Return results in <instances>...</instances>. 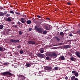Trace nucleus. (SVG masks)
<instances>
[{
	"mask_svg": "<svg viewBox=\"0 0 80 80\" xmlns=\"http://www.w3.org/2000/svg\"><path fill=\"white\" fill-rule=\"evenodd\" d=\"M34 30L38 33H41L43 31V29L40 28H38L37 26H35L34 27Z\"/></svg>",
	"mask_w": 80,
	"mask_h": 80,
	"instance_id": "obj_1",
	"label": "nucleus"
},
{
	"mask_svg": "<svg viewBox=\"0 0 80 80\" xmlns=\"http://www.w3.org/2000/svg\"><path fill=\"white\" fill-rule=\"evenodd\" d=\"M2 75L4 76H6L8 77H10L12 76V74L10 73L9 72H6L2 73Z\"/></svg>",
	"mask_w": 80,
	"mask_h": 80,
	"instance_id": "obj_2",
	"label": "nucleus"
},
{
	"mask_svg": "<svg viewBox=\"0 0 80 80\" xmlns=\"http://www.w3.org/2000/svg\"><path fill=\"white\" fill-rule=\"evenodd\" d=\"M28 43L30 45H35L36 43V42L33 40H31L28 41Z\"/></svg>",
	"mask_w": 80,
	"mask_h": 80,
	"instance_id": "obj_3",
	"label": "nucleus"
},
{
	"mask_svg": "<svg viewBox=\"0 0 80 80\" xmlns=\"http://www.w3.org/2000/svg\"><path fill=\"white\" fill-rule=\"evenodd\" d=\"M52 67L48 66H46L44 68L46 70H48V72H50V71H51V70H52Z\"/></svg>",
	"mask_w": 80,
	"mask_h": 80,
	"instance_id": "obj_4",
	"label": "nucleus"
},
{
	"mask_svg": "<svg viewBox=\"0 0 80 80\" xmlns=\"http://www.w3.org/2000/svg\"><path fill=\"white\" fill-rule=\"evenodd\" d=\"M10 42H12L13 43H17V42L19 43L20 41L18 40H15L13 39H11L10 40Z\"/></svg>",
	"mask_w": 80,
	"mask_h": 80,
	"instance_id": "obj_5",
	"label": "nucleus"
},
{
	"mask_svg": "<svg viewBox=\"0 0 80 80\" xmlns=\"http://www.w3.org/2000/svg\"><path fill=\"white\" fill-rule=\"evenodd\" d=\"M37 56L40 58H44V56L45 55L41 54L40 53H38L37 54Z\"/></svg>",
	"mask_w": 80,
	"mask_h": 80,
	"instance_id": "obj_6",
	"label": "nucleus"
},
{
	"mask_svg": "<svg viewBox=\"0 0 80 80\" xmlns=\"http://www.w3.org/2000/svg\"><path fill=\"white\" fill-rule=\"evenodd\" d=\"M25 18H21L20 21L22 23H25L26 20H25Z\"/></svg>",
	"mask_w": 80,
	"mask_h": 80,
	"instance_id": "obj_7",
	"label": "nucleus"
},
{
	"mask_svg": "<svg viewBox=\"0 0 80 80\" xmlns=\"http://www.w3.org/2000/svg\"><path fill=\"white\" fill-rule=\"evenodd\" d=\"M76 55H77L78 57L80 58V52H75Z\"/></svg>",
	"mask_w": 80,
	"mask_h": 80,
	"instance_id": "obj_8",
	"label": "nucleus"
},
{
	"mask_svg": "<svg viewBox=\"0 0 80 80\" xmlns=\"http://www.w3.org/2000/svg\"><path fill=\"white\" fill-rule=\"evenodd\" d=\"M48 56L50 57H56V54L55 53H52V54L50 53L48 54Z\"/></svg>",
	"mask_w": 80,
	"mask_h": 80,
	"instance_id": "obj_9",
	"label": "nucleus"
},
{
	"mask_svg": "<svg viewBox=\"0 0 80 80\" xmlns=\"http://www.w3.org/2000/svg\"><path fill=\"white\" fill-rule=\"evenodd\" d=\"M25 78V77L23 76V75H20V80H23Z\"/></svg>",
	"mask_w": 80,
	"mask_h": 80,
	"instance_id": "obj_10",
	"label": "nucleus"
},
{
	"mask_svg": "<svg viewBox=\"0 0 80 80\" xmlns=\"http://www.w3.org/2000/svg\"><path fill=\"white\" fill-rule=\"evenodd\" d=\"M44 27L47 30H49L50 29V28H51L50 26H49V27H48L47 26H45Z\"/></svg>",
	"mask_w": 80,
	"mask_h": 80,
	"instance_id": "obj_11",
	"label": "nucleus"
},
{
	"mask_svg": "<svg viewBox=\"0 0 80 80\" xmlns=\"http://www.w3.org/2000/svg\"><path fill=\"white\" fill-rule=\"evenodd\" d=\"M6 21L8 22H10L12 21V20H11V17H8V18H7L6 19Z\"/></svg>",
	"mask_w": 80,
	"mask_h": 80,
	"instance_id": "obj_12",
	"label": "nucleus"
},
{
	"mask_svg": "<svg viewBox=\"0 0 80 80\" xmlns=\"http://www.w3.org/2000/svg\"><path fill=\"white\" fill-rule=\"evenodd\" d=\"M40 52L41 53H43L44 52V48H42L40 49Z\"/></svg>",
	"mask_w": 80,
	"mask_h": 80,
	"instance_id": "obj_13",
	"label": "nucleus"
},
{
	"mask_svg": "<svg viewBox=\"0 0 80 80\" xmlns=\"http://www.w3.org/2000/svg\"><path fill=\"white\" fill-rule=\"evenodd\" d=\"M5 48L0 47V51H5Z\"/></svg>",
	"mask_w": 80,
	"mask_h": 80,
	"instance_id": "obj_14",
	"label": "nucleus"
},
{
	"mask_svg": "<svg viewBox=\"0 0 80 80\" xmlns=\"http://www.w3.org/2000/svg\"><path fill=\"white\" fill-rule=\"evenodd\" d=\"M54 38H55V39H56L58 41V42H59L60 40V38H58L56 36H55L54 37Z\"/></svg>",
	"mask_w": 80,
	"mask_h": 80,
	"instance_id": "obj_15",
	"label": "nucleus"
},
{
	"mask_svg": "<svg viewBox=\"0 0 80 80\" xmlns=\"http://www.w3.org/2000/svg\"><path fill=\"white\" fill-rule=\"evenodd\" d=\"M59 34H60V36H62V37H63V36H64V34L63 33V32H60Z\"/></svg>",
	"mask_w": 80,
	"mask_h": 80,
	"instance_id": "obj_16",
	"label": "nucleus"
},
{
	"mask_svg": "<svg viewBox=\"0 0 80 80\" xmlns=\"http://www.w3.org/2000/svg\"><path fill=\"white\" fill-rule=\"evenodd\" d=\"M4 15H5L4 13H3L2 12H0V17H3V16H4Z\"/></svg>",
	"mask_w": 80,
	"mask_h": 80,
	"instance_id": "obj_17",
	"label": "nucleus"
},
{
	"mask_svg": "<svg viewBox=\"0 0 80 80\" xmlns=\"http://www.w3.org/2000/svg\"><path fill=\"white\" fill-rule=\"evenodd\" d=\"M26 23L27 24H30L32 23V21L30 20H28L27 21Z\"/></svg>",
	"mask_w": 80,
	"mask_h": 80,
	"instance_id": "obj_18",
	"label": "nucleus"
},
{
	"mask_svg": "<svg viewBox=\"0 0 80 80\" xmlns=\"http://www.w3.org/2000/svg\"><path fill=\"white\" fill-rule=\"evenodd\" d=\"M64 48H70V45H67L64 46Z\"/></svg>",
	"mask_w": 80,
	"mask_h": 80,
	"instance_id": "obj_19",
	"label": "nucleus"
},
{
	"mask_svg": "<svg viewBox=\"0 0 80 80\" xmlns=\"http://www.w3.org/2000/svg\"><path fill=\"white\" fill-rule=\"evenodd\" d=\"M60 58L62 60H65V57H64V56H61L60 57Z\"/></svg>",
	"mask_w": 80,
	"mask_h": 80,
	"instance_id": "obj_20",
	"label": "nucleus"
},
{
	"mask_svg": "<svg viewBox=\"0 0 80 80\" xmlns=\"http://www.w3.org/2000/svg\"><path fill=\"white\" fill-rule=\"evenodd\" d=\"M4 26L3 25L1 24L0 25V30H2V29H3Z\"/></svg>",
	"mask_w": 80,
	"mask_h": 80,
	"instance_id": "obj_21",
	"label": "nucleus"
},
{
	"mask_svg": "<svg viewBox=\"0 0 80 80\" xmlns=\"http://www.w3.org/2000/svg\"><path fill=\"white\" fill-rule=\"evenodd\" d=\"M46 33H47V31L45 30L43 32L42 34H44V35H45V34H46Z\"/></svg>",
	"mask_w": 80,
	"mask_h": 80,
	"instance_id": "obj_22",
	"label": "nucleus"
},
{
	"mask_svg": "<svg viewBox=\"0 0 80 80\" xmlns=\"http://www.w3.org/2000/svg\"><path fill=\"white\" fill-rule=\"evenodd\" d=\"M26 66L28 67H31V64L29 63L26 64Z\"/></svg>",
	"mask_w": 80,
	"mask_h": 80,
	"instance_id": "obj_23",
	"label": "nucleus"
},
{
	"mask_svg": "<svg viewBox=\"0 0 80 80\" xmlns=\"http://www.w3.org/2000/svg\"><path fill=\"white\" fill-rule=\"evenodd\" d=\"M75 78V77L74 76H73L71 77V79L72 80H74V79Z\"/></svg>",
	"mask_w": 80,
	"mask_h": 80,
	"instance_id": "obj_24",
	"label": "nucleus"
},
{
	"mask_svg": "<svg viewBox=\"0 0 80 80\" xmlns=\"http://www.w3.org/2000/svg\"><path fill=\"white\" fill-rule=\"evenodd\" d=\"M75 77H78V72L76 73L75 74Z\"/></svg>",
	"mask_w": 80,
	"mask_h": 80,
	"instance_id": "obj_25",
	"label": "nucleus"
},
{
	"mask_svg": "<svg viewBox=\"0 0 80 80\" xmlns=\"http://www.w3.org/2000/svg\"><path fill=\"white\" fill-rule=\"evenodd\" d=\"M70 60L72 61H74V58L73 57H72L71 58H70Z\"/></svg>",
	"mask_w": 80,
	"mask_h": 80,
	"instance_id": "obj_26",
	"label": "nucleus"
},
{
	"mask_svg": "<svg viewBox=\"0 0 80 80\" xmlns=\"http://www.w3.org/2000/svg\"><path fill=\"white\" fill-rule=\"evenodd\" d=\"M54 69L56 70H58V67H56Z\"/></svg>",
	"mask_w": 80,
	"mask_h": 80,
	"instance_id": "obj_27",
	"label": "nucleus"
},
{
	"mask_svg": "<svg viewBox=\"0 0 80 80\" xmlns=\"http://www.w3.org/2000/svg\"><path fill=\"white\" fill-rule=\"evenodd\" d=\"M10 13H14V12L13 11H9Z\"/></svg>",
	"mask_w": 80,
	"mask_h": 80,
	"instance_id": "obj_28",
	"label": "nucleus"
},
{
	"mask_svg": "<svg viewBox=\"0 0 80 80\" xmlns=\"http://www.w3.org/2000/svg\"><path fill=\"white\" fill-rule=\"evenodd\" d=\"M8 64H9L8 62H5L4 63V64L5 65H8Z\"/></svg>",
	"mask_w": 80,
	"mask_h": 80,
	"instance_id": "obj_29",
	"label": "nucleus"
},
{
	"mask_svg": "<svg viewBox=\"0 0 80 80\" xmlns=\"http://www.w3.org/2000/svg\"><path fill=\"white\" fill-rule=\"evenodd\" d=\"M10 14H8L6 15V17H10Z\"/></svg>",
	"mask_w": 80,
	"mask_h": 80,
	"instance_id": "obj_30",
	"label": "nucleus"
},
{
	"mask_svg": "<svg viewBox=\"0 0 80 80\" xmlns=\"http://www.w3.org/2000/svg\"><path fill=\"white\" fill-rule=\"evenodd\" d=\"M19 53H20V54H22V53H23V51H20Z\"/></svg>",
	"mask_w": 80,
	"mask_h": 80,
	"instance_id": "obj_31",
	"label": "nucleus"
},
{
	"mask_svg": "<svg viewBox=\"0 0 80 80\" xmlns=\"http://www.w3.org/2000/svg\"><path fill=\"white\" fill-rule=\"evenodd\" d=\"M15 13H16V14H18V15H20V13L18 12H15Z\"/></svg>",
	"mask_w": 80,
	"mask_h": 80,
	"instance_id": "obj_32",
	"label": "nucleus"
},
{
	"mask_svg": "<svg viewBox=\"0 0 80 80\" xmlns=\"http://www.w3.org/2000/svg\"><path fill=\"white\" fill-rule=\"evenodd\" d=\"M22 32H21V31H19V34L20 35H21V34H22Z\"/></svg>",
	"mask_w": 80,
	"mask_h": 80,
	"instance_id": "obj_33",
	"label": "nucleus"
},
{
	"mask_svg": "<svg viewBox=\"0 0 80 80\" xmlns=\"http://www.w3.org/2000/svg\"><path fill=\"white\" fill-rule=\"evenodd\" d=\"M76 73V71H72V73Z\"/></svg>",
	"mask_w": 80,
	"mask_h": 80,
	"instance_id": "obj_34",
	"label": "nucleus"
},
{
	"mask_svg": "<svg viewBox=\"0 0 80 80\" xmlns=\"http://www.w3.org/2000/svg\"><path fill=\"white\" fill-rule=\"evenodd\" d=\"M69 37H73V35L71 33L69 34Z\"/></svg>",
	"mask_w": 80,
	"mask_h": 80,
	"instance_id": "obj_35",
	"label": "nucleus"
},
{
	"mask_svg": "<svg viewBox=\"0 0 80 80\" xmlns=\"http://www.w3.org/2000/svg\"><path fill=\"white\" fill-rule=\"evenodd\" d=\"M17 47L18 48H21V46L19 45V46H17Z\"/></svg>",
	"mask_w": 80,
	"mask_h": 80,
	"instance_id": "obj_36",
	"label": "nucleus"
},
{
	"mask_svg": "<svg viewBox=\"0 0 80 80\" xmlns=\"http://www.w3.org/2000/svg\"><path fill=\"white\" fill-rule=\"evenodd\" d=\"M46 60H49V58L48 57H47L46 58Z\"/></svg>",
	"mask_w": 80,
	"mask_h": 80,
	"instance_id": "obj_37",
	"label": "nucleus"
},
{
	"mask_svg": "<svg viewBox=\"0 0 80 80\" xmlns=\"http://www.w3.org/2000/svg\"><path fill=\"white\" fill-rule=\"evenodd\" d=\"M29 31H32V28H29Z\"/></svg>",
	"mask_w": 80,
	"mask_h": 80,
	"instance_id": "obj_38",
	"label": "nucleus"
},
{
	"mask_svg": "<svg viewBox=\"0 0 80 80\" xmlns=\"http://www.w3.org/2000/svg\"><path fill=\"white\" fill-rule=\"evenodd\" d=\"M65 78L66 80H68V77H67V76H66V77H65Z\"/></svg>",
	"mask_w": 80,
	"mask_h": 80,
	"instance_id": "obj_39",
	"label": "nucleus"
},
{
	"mask_svg": "<svg viewBox=\"0 0 80 80\" xmlns=\"http://www.w3.org/2000/svg\"><path fill=\"white\" fill-rule=\"evenodd\" d=\"M47 20H50V18H46Z\"/></svg>",
	"mask_w": 80,
	"mask_h": 80,
	"instance_id": "obj_40",
	"label": "nucleus"
},
{
	"mask_svg": "<svg viewBox=\"0 0 80 80\" xmlns=\"http://www.w3.org/2000/svg\"><path fill=\"white\" fill-rule=\"evenodd\" d=\"M4 13L5 14H7V11H5V12H4Z\"/></svg>",
	"mask_w": 80,
	"mask_h": 80,
	"instance_id": "obj_41",
	"label": "nucleus"
},
{
	"mask_svg": "<svg viewBox=\"0 0 80 80\" xmlns=\"http://www.w3.org/2000/svg\"><path fill=\"white\" fill-rule=\"evenodd\" d=\"M37 17H38V18H40V16L39 15H38L37 16Z\"/></svg>",
	"mask_w": 80,
	"mask_h": 80,
	"instance_id": "obj_42",
	"label": "nucleus"
},
{
	"mask_svg": "<svg viewBox=\"0 0 80 80\" xmlns=\"http://www.w3.org/2000/svg\"><path fill=\"white\" fill-rule=\"evenodd\" d=\"M74 80H78V79L76 78H75L74 79Z\"/></svg>",
	"mask_w": 80,
	"mask_h": 80,
	"instance_id": "obj_43",
	"label": "nucleus"
},
{
	"mask_svg": "<svg viewBox=\"0 0 80 80\" xmlns=\"http://www.w3.org/2000/svg\"><path fill=\"white\" fill-rule=\"evenodd\" d=\"M68 5H70V3L69 2H68L67 3Z\"/></svg>",
	"mask_w": 80,
	"mask_h": 80,
	"instance_id": "obj_44",
	"label": "nucleus"
},
{
	"mask_svg": "<svg viewBox=\"0 0 80 80\" xmlns=\"http://www.w3.org/2000/svg\"><path fill=\"white\" fill-rule=\"evenodd\" d=\"M59 45H62V43H60L59 44Z\"/></svg>",
	"mask_w": 80,
	"mask_h": 80,
	"instance_id": "obj_45",
	"label": "nucleus"
},
{
	"mask_svg": "<svg viewBox=\"0 0 80 80\" xmlns=\"http://www.w3.org/2000/svg\"><path fill=\"white\" fill-rule=\"evenodd\" d=\"M22 17H26V15H23V16H22Z\"/></svg>",
	"mask_w": 80,
	"mask_h": 80,
	"instance_id": "obj_46",
	"label": "nucleus"
},
{
	"mask_svg": "<svg viewBox=\"0 0 80 80\" xmlns=\"http://www.w3.org/2000/svg\"><path fill=\"white\" fill-rule=\"evenodd\" d=\"M40 73H42V72H43V71H39Z\"/></svg>",
	"mask_w": 80,
	"mask_h": 80,
	"instance_id": "obj_47",
	"label": "nucleus"
},
{
	"mask_svg": "<svg viewBox=\"0 0 80 80\" xmlns=\"http://www.w3.org/2000/svg\"><path fill=\"white\" fill-rule=\"evenodd\" d=\"M78 33H80V30H79V31L78 32Z\"/></svg>",
	"mask_w": 80,
	"mask_h": 80,
	"instance_id": "obj_48",
	"label": "nucleus"
},
{
	"mask_svg": "<svg viewBox=\"0 0 80 80\" xmlns=\"http://www.w3.org/2000/svg\"><path fill=\"white\" fill-rule=\"evenodd\" d=\"M0 9H2V7H0Z\"/></svg>",
	"mask_w": 80,
	"mask_h": 80,
	"instance_id": "obj_49",
	"label": "nucleus"
},
{
	"mask_svg": "<svg viewBox=\"0 0 80 80\" xmlns=\"http://www.w3.org/2000/svg\"><path fill=\"white\" fill-rule=\"evenodd\" d=\"M16 28L17 27V25H15V26H14Z\"/></svg>",
	"mask_w": 80,
	"mask_h": 80,
	"instance_id": "obj_50",
	"label": "nucleus"
},
{
	"mask_svg": "<svg viewBox=\"0 0 80 80\" xmlns=\"http://www.w3.org/2000/svg\"><path fill=\"white\" fill-rule=\"evenodd\" d=\"M72 33H75V32H74V31L72 32Z\"/></svg>",
	"mask_w": 80,
	"mask_h": 80,
	"instance_id": "obj_51",
	"label": "nucleus"
},
{
	"mask_svg": "<svg viewBox=\"0 0 80 80\" xmlns=\"http://www.w3.org/2000/svg\"><path fill=\"white\" fill-rule=\"evenodd\" d=\"M18 24H20V22H18Z\"/></svg>",
	"mask_w": 80,
	"mask_h": 80,
	"instance_id": "obj_52",
	"label": "nucleus"
},
{
	"mask_svg": "<svg viewBox=\"0 0 80 80\" xmlns=\"http://www.w3.org/2000/svg\"><path fill=\"white\" fill-rule=\"evenodd\" d=\"M0 63H1V61H0Z\"/></svg>",
	"mask_w": 80,
	"mask_h": 80,
	"instance_id": "obj_53",
	"label": "nucleus"
},
{
	"mask_svg": "<svg viewBox=\"0 0 80 80\" xmlns=\"http://www.w3.org/2000/svg\"><path fill=\"white\" fill-rule=\"evenodd\" d=\"M66 31H67V30H66Z\"/></svg>",
	"mask_w": 80,
	"mask_h": 80,
	"instance_id": "obj_54",
	"label": "nucleus"
}]
</instances>
